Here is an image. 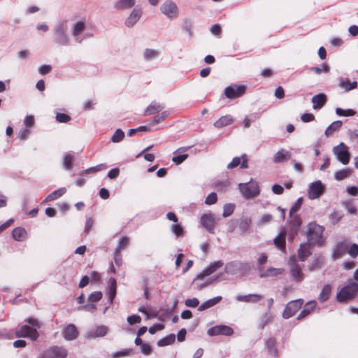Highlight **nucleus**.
<instances>
[{
    "label": "nucleus",
    "instance_id": "obj_31",
    "mask_svg": "<svg viewBox=\"0 0 358 358\" xmlns=\"http://www.w3.org/2000/svg\"><path fill=\"white\" fill-rule=\"evenodd\" d=\"M13 238L17 241H22L27 237V231L23 227H16L12 232Z\"/></svg>",
    "mask_w": 358,
    "mask_h": 358
},
{
    "label": "nucleus",
    "instance_id": "obj_60",
    "mask_svg": "<svg viewBox=\"0 0 358 358\" xmlns=\"http://www.w3.org/2000/svg\"><path fill=\"white\" fill-rule=\"evenodd\" d=\"M188 157V155L187 154H182V155H177V156H174L173 158H172V161L176 164H180L181 163H182Z\"/></svg>",
    "mask_w": 358,
    "mask_h": 358
},
{
    "label": "nucleus",
    "instance_id": "obj_12",
    "mask_svg": "<svg viewBox=\"0 0 358 358\" xmlns=\"http://www.w3.org/2000/svg\"><path fill=\"white\" fill-rule=\"evenodd\" d=\"M234 334V330L231 327L227 325H216L208 330V334L209 336H231Z\"/></svg>",
    "mask_w": 358,
    "mask_h": 358
},
{
    "label": "nucleus",
    "instance_id": "obj_8",
    "mask_svg": "<svg viewBox=\"0 0 358 358\" xmlns=\"http://www.w3.org/2000/svg\"><path fill=\"white\" fill-rule=\"evenodd\" d=\"M303 304V300L301 299L289 301L285 306L282 317L288 319L294 316L301 308Z\"/></svg>",
    "mask_w": 358,
    "mask_h": 358
},
{
    "label": "nucleus",
    "instance_id": "obj_34",
    "mask_svg": "<svg viewBox=\"0 0 358 358\" xmlns=\"http://www.w3.org/2000/svg\"><path fill=\"white\" fill-rule=\"evenodd\" d=\"M110 285H109V296L108 300L110 304L113 303V300L116 296L117 291V282L116 280L114 278H110L109 280Z\"/></svg>",
    "mask_w": 358,
    "mask_h": 358
},
{
    "label": "nucleus",
    "instance_id": "obj_57",
    "mask_svg": "<svg viewBox=\"0 0 358 358\" xmlns=\"http://www.w3.org/2000/svg\"><path fill=\"white\" fill-rule=\"evenodd\" d=\"M158 55H159L158 52L155 50L146 49L144 52V57L146 59H151L152 58L157 57Z\"/></svg>",
    "mask_w": 358,
    "mask_h": 358
},
{
    "label": "nucleus",
    "instance_id": "obj_59",
    "mask_svg": "<svg viewBox=\"0 0 358 358\" xmlns=\"http://www.w3.org/2000/svg\"><path fill=\"white\" fill-rule=\"evenodd\" d=\"M343 206L348 213L351 214H355L357 209L355 207L353 203L351 201H347L343 203Z\"/></svg>",
    "mask_w": 358,
    "mask_h": 358
},
{
    "label": "nucleus",
    "instance_id": "obj_52",
    "mask_svg": "<svg viewBox=\"0 0 358 358\" xmlns=\"http://www.w3.org/2000/svg\"><path fill=\"white\" fill-rule=\"evenodd\" d=\"M107 165L106 164H100L99 165H96L95 166H93V167H90L89 169H87L85 172L87 173H95V172H98V171H102V170H105L106 169H107Z\"/></svg>",
    "mask_w": 358,
    "mask_h": 358
},
{
    "label": "nucleus",
    "instance_id": "obj_20",
    "mask_svg": "<svg viewBox=\"0 0 358 358\" xmlns=\"http://www.w3.org/2000/svg\"><path fill=\"white\" fill-rule=\"evenodd\" d=\"M142 11L140 8H134L130 13L129 16L126 19L125 24L128 27H133L141 18Z\"/></svg>",
    "mask_w": 358,
    "mask_h": 358
},
{
    "label": "nucleus",
    "instance_id": "obj_22",
    "mask_svg": "<svg viewBox=\"0 0 358 358\" xmlns=\"http://www.w3.org/2000/svg\"><path fill=\"white\" fill-rule=\"evenodd\" d=\"M164 108V105L157 102L156 101H153L150 103V104L147 107L145 110L144 115L145 116L154 115L159 113Z\"/></svg>",
    "mask_w": 358,
    "mask_h": 358
},
{
    "label": "nucleus",
    "instance_id": "obj_45",
    "mask_svg": "<svg viewBox=\"0 0 358 358\" xmlns=\"http://www.w3.org/2000/svg\"><path fill=\"white\" fill-rule=\"evenodd\" d=\"M303 203V199L299 198L292 205L289 210V216H292L294 214H295L301 207Z\"/></svg>",
    "mask_w": 358,
    "mask_h": 358
},
{
    "label": "nucleus",
    "instance_id": "obj_9",
    "mask_svg": "<svg viewBox=\"0 0 358 358\" xmlns=\"http://www.w3.org/2000/svg\"><path fill=\"white\" fill-rule=\"evenodd\" d=\"M250 269V266L248 263H241L231 262L227 264L225 266V272L228 274L234 275L238 272L243 271V273H247Z\"/></svg>",
    "mask_w": 358,
    "mask_h": 358
},
{
    "label": "nucleus",
    "instance_id": "obj_38",
    "mask_svg": "<svg viewBox=\"0 0 358 358\" xmlns=\"http://www.w3.org/2000/svg\"><path fill=\"white\" fill-rule=\"evenodd\" d=\"M351 173L352 171L350 169H343L336 171L334 174V178L337 180H342L348 178Z\"/></svg>",
    "mask_w": 358,
    "mask_h": 358
},
{
    "label": "nucleus",
    "instance_id": "obj_44",
    "mask_svg": "<svg viewBox=\"0 0 358 358\" xmlns=\"http://www.w3.org/2000/svg\"><path fill=\"white\" fill-rule=\"evenodd\" d=\"M169 113L167 111H163L160 114H158L157 115L155 116L151 122V124H157L166 119L168 117Z\"/></svg>",
    "mask_w": 358,
    "mask_h": 358
},
{
    "label": "nucleus",
    "instance_id": "obj_10",
    "mask_svg": "<svg viewBox=\"0 0 358 358\" xmlns=\"http://www.w3.org/2000/svg\"><path fill=\"white\" fill-rule=\"evenodd\" d=\"M245 91L246 87L245 85L234 84L225 88L224 95L229 99H234L242 96Z\"/></svg>",
    "mask_w": 358,
    "mask_h": 358
},
{
    "label": "nucleus",
    "instance_id": "obj_17",
    "mask_svg": "<svg viewBox=\"0 0 358 358\" xmlns=\"http://www.w3.org/2000/svg\"><path fill=\"white\" fill-rule=\"evenodd\" d=\"M201 223L210 233H214L215 219L211 214H204L201 217Z\"/></svg>",
    "mask_w": 358,
    "mask_h": 358
},
{
    "label": "nucleus",
    "instance_id": "obj_39",
    "mask_svg": "<svg viewBox=\"0 0 358 358\" xmlns=\"http://www.w3.org/2000/svg\"><path fill=\"white\" fill-rule=\"evenodd\" d=\"M85 29V23L83 21L76 22L73 26L72 34L73 36L79 35Z\"/></svg>",
    "mask_w": 358,
    "mask_h": 358
},
{
    "label": "nucleus",
    "instance_id": "obj_54",
    "mask_svg": "<svg viewBox=\"0 0 358 358\" xmlns=\"http://www.w3.org/2000/svg\"><path fill=\"white\" fill-rule=\"evenodd\" d=\"M343 217V214L339 211H334L330 215V220L334 224H337Z\"/></svg>",
    "mask_w": 358,
    "mask_h": 358
},
{
    "label": "nucleus",
    "instance_id": "obj_37",
    "mask_svg": "<svg viewBox=\"0 0 358 358\" xmlns=\"http://www.w3.org/2000/svg\"><path fill=\"white\" fill-rule=\"evenodd\" d=\"M290 220V224L292 228V229L296 233L299 228L301 227V225L302 224V220L299 215H293L292 216H289Z\"/></svg>",
    "mask_w": 358,
    "mask_h": 358
},
{
    "label": "nucleus",
    "instance_id": "obj_26",
    "mask_svg": "<svg viewBox=\"0 0 358 358\" xmlns=\"http://www.w3.org/2000/svg\"><path fill=\"white\" fill-rule=\"evenodd\" d=\"M234 122V118L230 115H226L222 116L219 120H217L215 123L214 126L217 128H222L226 126H229Z\"/></svg>",
    "mask_w": 358,
    "mask_h": 358
},
{
    "label": "nucleus",
    "instance_id": "obj_50",
    "mask_svg": "<svg viewBox=\"0 0 358 358\" xmlns=\"http://www.w3.org/2000/svg\"><path fill=\"white\" fill-rule=\"evenodd\" d=\"M71 120V117L66 113H57L56 115V120L58 122L66 123L69 121H70Z\"/></svg>",
    "mask_w": 358,
    "mask_h": 358
},
{
    "label": "nucleus",
    "instance_id": "obj_15",
    "mask_svg": "<svg viewBox=\"0 0 358 358\" xmlns=\"http://www.w3.org/2000/svg\"><path fill=\"white\" fill-rule=\"evenodd\" d=\"M238 166L241 169H247L248 167V157L246 154L242 155L240 157H234L232 161L227 165V169H232Z\"/></svg>",
    "mask_w": 358,
    "mask_h": 358
},
{
    "label": "nucleus",
    "instance_id": "obj_53",
    "mask_svg": "<svg viewBox=\"0 0 358 358\" xmlns=\"http://www.w3.org/2000/svg\"><path fill=\"white\" fill-rule=\"evenodd\" d=\"M132 352L131 349H124L121 351L114 352L112 355L113 358H120L122 357L129 356Z\"/></svg>",
    "mask_w": 358,
    "mask_h": 358
},
{
    "label": "nucleus",
    "instance_id": "obj_21",
    "mask_svg": "<svg viewBox=\"0 0 358 358\" xmlns=\"http://www.w3.org/2000/svg\"><path fill=\"white\" fill-rule=\"evenodd\" d=\"M263 296L257 294H250L248 295H238L236 297L238 301L245 303H257L263 299Z\"/></svg>",
    "mask_w": 358,
    "mask_h": 358
},
{
    "label": "nucleus",
    "instance_id": "obj_33",
    "mask_svg": "<svg viewBox=\"0 0 358 358\" xmlns=\"http://www.w3.org/2000/svg\"><path fill=\"white\" fill-rule=\"evenodd\" d=\"M284 272L283 268H268L264 272L259 274L260 278H267L270 276H277L278 275L282 274Z\"/></svg>",
    "mask_w": 358,
    "mask_h": 358
},
{
    "label": "nucleus",
    "instance_id": "obj_7",
    "mask_svg": "<svg viewBox=\"0 0 358 358\" xmlns=\"http://www.w3.org/2000/svg\"><path fill=\"white\" fill-rule=\"evenodd\" d=\"M333 152L337 159L343 164L346 165L349 163L350 156L348 148L343 143H341L338 145L334 147Z\"/></svg>",
    "mask_w": 358,
    "mask_h": 358
},
{
    "label": "nucleus",
    "instance_id": "obj_1",
    "mask_svg": "<svg viewBox=\"0 0 358 358\" xmlns=\"http://www.w3.org/2000/svg\"><path fill=\"white\" fill-rule=\"evenodd\" d=\"M324 230L323 227L315 222L310 223L308 225L307 242L314 246H322L324 243V238L322 236Z\"/></svg>",
    "mask_w": 358,
    "mask_h": 358
},
{
    "label": "nucleus",
    "instance_id": "obj_18",
    "mask_svg": "<svg viewBox=\"0 0 358 358\" xmlns=\"http://www.w3.org/2000/svg\"><path fill=\"white\" fill-rule=\"evenodd\" d=\"M313 247H314V245H310L308 242L301 244L297 251L299 259L301 262H304L312 254L311 248Z\"/></svg>",
    "mask_w": 358,
    "mask_h": 358
},
{
    "label": "nucleus",
    "instance_id": "obj_25",
    "mask_svg": "<svg viewBox=\"0 0 358 358\" xmlns=\"http://www.w3.org/2000/svg\"><path fill=\"white\" fill-rule=\"evenodd\" d=\"M290 157L291 154L289 151H287L284 149H281L275 154L273 157V162L275 163H281L289 159Z\"/></svg>",
    "mask_w": 358,
    "mask_h": 358
},
{
    "label": "nucleus",
    "instance_id": "obj_2",
    "mask_svg": "<svg viewBox=\"0 0 358 358\" xmlns=\"http://www.w3.org/2000/svg\"><path fill=\"white\" fill-rule=\"evenodd\" d=\"M358 293V282H350L336 294V300L340 303L354 299Z\"/></svg>",
    "mask_w": 358,
    "mask_h": 358
},
{
    "label": "nucleus",
    "instance_id": "obj_36",
    "mask_svg": "<svg viewBox=\"0 0 358 358\" xmlns=\"http://www.w3.org/2000/svg\"><path fill=\"white\" fill-rule=\"evenodd\" d=\"M342 122L340 120L335 121L332 122L325 130V135L327 136H330L333 135V134L338 131L342 126Z\"/></svg>",
    "mask_w": 358,
    "mask_h": 358
},
{
    "label": "nucleus",
    "instance_id": "obj_61",
    "mask_svg": "<svg viewBox=\"0 0 358 358\" xmlns=\"http://www.w3.org/2000/svg\"><path fill=\"white\" fill-rule=\"evenodd\" d=\"M185 304L187 307L196 308L199 304V301L196 298L188 299L185 301Z\"/></svg>",
    "mask_w": 358,
    "mask_h": 358
},
{
    "label": "nucleus",
    "instance_id": "obj_32",
    "mask_svg": "<svg viewBox=\"0 0 358 358\" xmlns=\"http://www.w3.org/2000/svg\"><path fill=\"white\" fill-rule=\"evenodd\" d=\"M221 300H222V297L220 296L214 297L213 299H210L205 301L204 303H203L201 306H199L198 308V310L203 311L206 309H208V308L216 305L217 303H218Z\"/></svg>",
    "mask_w": 358,
    "mask_h": 358
},
{
    "label": "nucleus",
    "instance_id": "obj_5",
    "mask_svg": "<svg viewBox=\"0 0 358 358\" xmlns=\"http://www.w3.org/2000/svg\"><path fill=\"white\" fill-rule=\"evenodd\" d=\"M160 10L170 20L176 19L179 15L178 6L171 0L165 1L161 6Z\"/></svg>",
    "mask_w": 358,
    "mask_h": 358
},
{
    "label": "nucleus",
    "instance_id": "obj_24",
    "mask_svg": "<svg viewBox=\"0 0 358 358\" xmlns=\"http://www.w3.org/2000/svg\"><path fill=\"white\" fill-rule=\"evenodd\" d=\"M317 302L315 301H310L306 303L304 308L301 310L297 317V320H301L309 314H310L316 308Z\"/></svg>",
    "mask_w": 358,
    "mask_h": 358
},
{
    "label": "nucleus",
    "instance_id": "obj_55",
    "mask_svg": "<svg viewBox=\"0 0 358 358\" xmlns=\"http://www.w3.org/2000/svg\"><path fill=\"white\" fill-rule=\"evenodd\" d=\"M234 210V206L232 205V204H225L224 206V208H223V213H222V215L223 217H229L230 216L233 212Z\"/></svg>",
    "mask_w": 358,
    "mask_h": 358
},
{
    "label": "nucleus",
    "instance_id": "obj_64",
    "mask_svg": "<svg viewBox=\"0 0 358 358\" xmlns=\"http://www.w3.org/2000/svg\"><path fill=\"white\" fill-rule=\"evenodd\" d=\"M141 321V318L140 316L136 315H132L127 317V322L129 324L133 325L136 323H140Z\"/></svg>",
    "mask_w": 358,
    "mask_h": 358
},
{
    "label": "nucleus",
    "instance_id": "obj_11",
    "mask_svg": "<svg viewBox=\"0 0 358 358\" xmlns=\"http://www.w3.org/2000/svg\"><path fill=\"white\" fill-rule=\"evenodd\" d=\"M15 336L17 338H30L33 341H36L38 337V332L36 329L29 325H22L16 331Z\"/></svg>",
    "mask_w": 358,
    "mask_h": 358
},
{
    "label": "nucleus",
    "instance_id": "obj_35",
    "mask_svg": "<svg viewBox=\"0 0 358 358\" xmlns=\"http://www.w3.org/2000/svg\"><path fill=\"white\" fill-rule=\"evenodd\" d=\"M331 287L329 285H325L319 295L318 300L323 303L327 301L331 295Z\"/></svg>",
    "mask_w": 358,
    "mask_h": 358
},
{
    "label": "nucleus",
    "instance_id": "obj_29",
    "mask_svg": "<svg viewBox=\"0 0 358 358\" xmlns=\"http://www.w3.org/2000/svg\"><path fill=\"white\" fill-rule=\"evenodd\" d=\"M136 0H118L115 4L114 8L117 10H127L134 6Z\"/></svg>",
    "mask_w": 358,
    "mask_h": 358
},
{
    "label": "nucleus",
    "instance_id": "obj_43",
    "mask_svg": "<svg viewBox=\"0 0 358 358\" xmlns=\"http://www.w3.org/2000/svg\"><path fill=\"white\" fill-rule=\"evenodd\" d=\"M336 113L339 116L349 117L356 114V111L353 109L344 110L341 108H336Z\"/></svg>",
    "mask_w": 358,
    "mask_h": 358
},
{
    "label": "nucleus",
    "instance_id": "obj_6",
    "mask_svg": "<svg viewBox=\"0 0 358 358\" xmlns=\"http://www.w3.org/2000/svg\"><path fill=\"white\" fill-rule=\"evenodd\" d=\"M289 266L292 280L296 282L303 281L305 275L302 271L301 266L296 262V257L294 256L290 257Z\"/></svg>",
    "mask_w": 358,
    "mask_h": 358
},
{
    "label": "nucleus",
    "instance_id": "obj_42",
    "mask_svg": "<svg viewBox=\"0 0 358 358\" xmlns=\"http://www.w3.org/2000/svg\"><path fill=\"white\" fill-rule=\"evenodd\" d=\"M340 85L345 88V91H349L355 89L357 87V83L355 81L350 82L348 78H345V80H342L341 81Z\"/></svg>",
    "mask_w": 358,
    "mask_h": 358
},
{
    "label": "nucleus",
    "instance_id": "obj_41",
    "mask_svg": "<svg viewBox=\"0 0 358 358\" xmlns=\"http://www.w3.org/2000/svg\"><path fill=\"white\" fill-rule=\"evenodd\" d=\"M176 341V336L174 334H170L158 341V345L165 346L173 344Z\"/></svg>",
    "mask_w": 358,
    "mask_h": 358
},
{
    "label": "nucleus",
    "instance_id": "obj_13",
    "mask_svg": "<svg viewBox=\"0 0 358 358\" xmlns=\"http://www.w3.org/2000/svg\"><path fill=\"white\" fill-rule=\"evenodd\" d=\"M324 192V187L320 181L311 183L308 189V198L315 199L319 198Z\"/></svg>",
    "mask_w": 358,
    "mask_h": 358
},
{
    "label": "nucleus",
    "instance_id": "obj_30",
    "mask_svg": "<svg viewBox=\"0 0 358 358\" xmlns=\"http://www.w3.org/2000/svg\"><path fill=\"white\" fill-rule=\"evenodd\" d=\"M285 237H286V231L284 229L280 231L279 235L274 239V243L280 250H285Z\"/></svg>",
    "mask_w": 358,
    "mask_h": 358
},
{
    "label": "nucleus",
    "instance_id": "obj_46",
    "mask_svg": "<svg viewBox=\"0 0 358 358\" xmlns=\"http://www.w3.org/2000/svg\"><path fill=\"white\" fill-rule=\"evenodd\" d=\"M172 232L177 236L180 237L183 236L184 229L179 224H174L171 227Z\"/></svg>",
    "mask_w": 358,
    "mask_h": 358
},
{
    "label": "nucleus",
    "instance_id": "obj_16",
    "mask_svg": "<svg viewBox=\"0 0 358 358\" xmlns=\"http://www.w3.org/2000/svg\"><path fill=\"white\" fill-rule=\"evenodd\" d=\"M265 348L269 356L275 358L278 357L279 353L277 348V340L275 338L271 337L268 338L265 342Z\"/></svg>",
    "mask_w": 358,
    "mask_h": 358
},
{
    "label": "nucleus",
    "instance_id": "obj_48",
    "mask_svg": "<svg viewBox=\"0 0 358 358\" xmlns=\"http://www.w3.org/2000/svg\"><path fill=\"white\" fill-rule=\"evenodd\" d=\"M73 160H74V157L71 154L66 155L64 159V167L68 170L71 169V168L73 166Z\"/></svg>",
    "mask_w": 358,
    "mask_h": 358
},
{
    "label": "nucleus",
    "instance_id": "obj_56",
    "mask_svg": "<svg viewBox=\"0 0 358 358\" xmlns=\"http://www.w3.org/2000/svg\"><path fill=\"white\" fill-rule=\"evenodd\" d=\"M129 240L127 237H123L119 241V243L115 249V250L121 251L122 250L126 248L129 245Z\"/></svg>",
    "mask_w": 358,
    "mask_h": 358
},
{
    "label": "nucleus",
    "instance_id": "obj_47",
    "mask_svg": "<svg viewBox=\"0 0 358 358\" xmlns=\"http://www.w3.org/2000/svg\"><path fill=\"white\" fill-rule=\"evenodd\" d=\"M124 137V133L120 129H117L114 133L113 136L111 138V141L114 143L120 142Z\"/></svg>",
    "mask_w": 358,
    "mask_h": 358
},
{
    "label": "nucleus",
    "instance_id": "obj_40",
    "mask_svg": "<svg viewBox=\"0 0 358 358\" xmlns=\"http://www.w3.org/2000/svg\"><path fill=\"white\" fill-rule=\"evenodd\" d=\"M65 189L61 188L57 190L52 192L45 199V201H51L62 196L65 193Z\"/></svg>",
    "mask_w": 358,
    "mask_h": 358
},
{
    "label": "nucleus",
    "instance_id": "obj_28",
    "mask_svg": "<svg viewBox=\"0 0 358 358\" xmlns=\"http://www.w3.org/2000/svg\"><path fill=\"white\" fill-rule=\"evenodd\" d=\"M252 223V220L248 217H243L237 221L238 227L241 233L247 232Z\"/></svg>",
    "mask_w": 358,
    "mask_h": 358
},
{
    "label": "nucleus",
    "instance_id": "obj_23",
    "mask_svg": "<svg viewBox=\"0 0 358 358\" xmlns=\"http://www.w3.org/2000/svg\"><path fill=\"white\" fill-rule=\"evenodd\" d=\"M108 333V327L106 326H98L88 332L87 337L94 338L96 337H103Z\"/></svg>",
    "mask_w": 358,
    "mask_h": 358
},
{
    "label": "nucleus",
    "instance_id": "obj_3",
    "mask_svg": "<svg viewBox=\"0 0 358 358\" xmlns=\"http://www.w3.org/2000/svg\"><path fill=\"white\" fill-rule=\"evenodd\" d=\"M238 187L243 196L246 199L255 198L259 194V185L256 182L240 183Z\"/></svg>",
    "mask_w": 358,
    "mask_h": 358
},
{
    "label": "nucleus",
    "instance_id": "obj_58",
    "mask_svg": "<svg viewBox=\"0 0 358 358\" xmlns=\"http://www.w3.org/2000/svg\"><path fill=\"white\" fill-rule=\"evenodd\" d=\"M217 201V197L216 193L212 192L206 198L205 203L207 205H212L215 203Z\"/></svg>",
    "mask_w": 358,
    "mask_h": 358
},
{
    "label": "nucleus",
    "instance_id": "obj_19",
    "mask_svg": "<svg viewBox=\"0 0 358 358\" xmlns=\"http://www.w3.org/2000/svg\"><path fill=\"white\" fill-rule=\"evenodd\" d=\"M63 337L67 341H72L78 336V331L74 324H69L62 331Z\"/></svg>",
    "mask_w": 358,
    "mask_h": 358
},
{
    "label": "nucleus",
    "instance_id": "obj_51",
    "mask_svg": "<svg viewBox=\"0 0 358 358\" xmlns=\"http://www.w3.org/2000/svg\"><path fill=\"white\" fill-rule=\"evenodd\" d=\"M102 296L103 294L101 291H96L90 294L88 300L91 302H97L101 299Z\"/></svg>",
    "mask_w": 358,
    "mask_h": 358
},
{
    "label": "nucleus",
    "instance_id": "obj_49",
    "mask_svg": "<svg viewBox=\"0 0 358 358\" xmlns=\"http://www.w3.org/2000/svg\"><path fill=\"white\" fill-rule=\"evenodd\" d=\"M323 264V259L321 257L316 258L310 265V271H314L322 268Z\"/></svg>",
    "mask_w": 358,
    "mask_h": 358
},
{
    "label": "nucleus",
    "instance_id": "obj_14",
    "mask_svg": "<svg viewBox=\"0 0 358 358\" xmlns=\"http://www.w3.org/2000/svg\"><path fill=\"white\" fill-rule=\"evenodd\" d=\"M224 265L222 261L219 260L211 263L202 273L196 276L194 280L203 279L204 277L210 275V274L215 272L218 268H221Z\"/></svg>",
    "mask_w": 358,
    "mask_h": 358
},
{
    "label": "nucleus",
    "instance_id": "obj_27",
    "mask_svg": "<svg viewBox=\"0 0 358 358\" xmlns=\"http://www.w3.org/2000/svg\"><path fill=\"white\" fill-rule=\"evenodd\" d=\"M327 102V96L324 94H319L312 98L314 109L321 108Z\"/></svg>",
    "mask_w": 358,
    "mask_h": 358
},
{
    "label": "nucleus",
    "instance_id": "obj_4",
    "mask_svg": "<svg viewBox=\"0 0 358 358\" xmlns=\"http://www.w3.org/2000/svg\"><path fill=\"white\" fill-rule=\"evenodd\" d=\"M68 351L62 346H52L43 351L39 358H66Z\"/></svg>",
    "mask_w": 358,
    "mask_h": 358
},
{
    "label": "nucleus",
    "instance_id": "obj_62",
    "mask_svg": "<svg viewBox=\"0 0 358 358\" xmlns=\"http://www.w3.org/2000/svg\"><path fill=\"white\" fill-rule=\"evenodd\" d=\"M96 309V306L94 304L89 303L82 306L78 307V310H85L90 313H94Z\"/></svg>",
    "mask_w": 358,
    "mask_h": 358
},
{
    "label": "nucleus",
    "instance_id": "obj_63",
    "mask_svg": "<svg viewBox=\"0 0 358 358\" xmlns=\"http://www.w3.org/2000/svg\"><path fill=\"white\" fill-rule=\"evenodd\" d=\"M348 252L352 257L355 258L358 255V245L356 243L352 244Z\"/></svg>",
    "mask_w": 358,
    "mask_h": 358
}]
</instances>
